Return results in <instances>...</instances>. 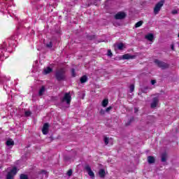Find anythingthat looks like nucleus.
Masks as SVG:
<instances>
[{
	"label": "nucleus",
	"mask_w": 179,
	"mask_h": 179,
	"mask_svg": "<svg viewBox=\"0 0 179 179\" xmlns=\"http://www.w3.org/2000/svg\"><path fill=\"white\" fill-rule=\"evenodd\" d=\"M113 109V106H109L106 109V113H108V111H110Z\"/></svg>",
	"instance_id": "7c9ffc66"
},
{
	"label": "nucleus",
	"mask_w": 179,
	"mask_h": 179,
	"mask_svg": "<svg viewBox=\"0 0 179 179\" xmlns=\"http://www.w3.org/2000/svg\"><path fill=\"white\" fill-rule=\"evenodd\" d=\"M129 89H130V92L132 93V92L135 90V85H134V84L131 85L129 87Z\"/></svg>",
	"instance_id": "5701e85b"
},
{
	"label": "nucleus",
	"mask_w": 179,
	"mask_h": 179,
	"mask_svg": "<svg viewBox=\"0 0 179 179\" xmlns=\"http://www.w3.org/2000/svg\"><path fill=\"white\" fill-rule=\"evenodd\" d=\"M108 106V99H103L102 101V106L107 107Z\"/></svg>",
	"instance_id": "aec40b11"
},
{
	"label": "nucleus",
	"mask_w": 179,
	"mask_h": 179,
	"mask_svg": "<svg viewBox=\"0 0 179 179\" xmlns=\"http://www.w3.org/2000/svg\"><path fill=\"white\" fill-rule=\"evenodd\" d=\"M178 13V11H177V10H172V14L173 15H177Z\"/></svg>",
	"instance_id": "473e14b6"
},
{
	"label": "nucleus",
	"mask_w": 179,
	"mask_h": 179,
	"mask_svg": "<svg viewBox=\"0 0 179 179\" xmlns=\"http://www.w3.org/2000/svg\"><path fill=\"white\" fill-rule=\"evenodd\" d=\"M6 144L7 146H13V145H15V141H13L12 139H9L6 141Z\"/></svg>",
	"instance_id": "f3484780"
},
{
	"label": "nucleus",
	"mask_w": 179,
	"mask_h": 179,
	"mask_svg": "<svg viewBox=\"0 0 179 179\" xmlns=\"http://www.w3.org/2000/svg\"><path fill=\"white\" fill-rule=\"evenodd\" d=\"M71 75L73 78H75V76H76V73H75V69H71Z\"/></svg>",
	"instance_id": "bb28decb"
},
{
	"label": "nucleus",
	"mask_w": 179,
	"mask_h": 179,
	"mask_svg": "<svg viewBox=\"0 0 179 179\" xmlns=\"http://www.w3.org/2000/svg\"><path fill=\"white\" fill-rule=\"evenodd\" d=\"M30 115H31V112L29 110L25 111V117H30Z\"/></svg>",
	"instance_id": "393cba45"
},
{
	"label": "nucleus",
	"mask_w": 179,
	"mask_h": 179,
	"mask_svg": "<svg viewBox=\"0 0 179 179\" xmlns=\"http://www.w3.org/2000/svg\"><path fill=\"white\" fill-rule=\"evenodd\" d=\"M98 174L101 178H104V177H106V170L100 169L98 172Z\"/></svg>",
	"instance_id": "9d476101"
},
{
	"label": "nucleus",
	"mask_w": 179,
	"mask_h": 179,
	"mask_svg": "<svg viewBox=\"0 0 179 179\" xmlns=\"http://www.w3.org/2000/svg\"><path fill=\"white\" fill-rule=\"evenodd\" d=\"M134 113H138V108H134Z\"/></svg>",
	"instance_id": "c9c22d12"
},
{
	"label": "nucleus",
	"mask_w": 179,
	"mask_h": 179,
	"mask_svg": "<svg viewBox=\"0 0 179 179\" xmlns=\"http://www.w3.org/2000/svg\"><path fill=\"white\" fill-rule=\"evenodd\" d=\"M140 90L142 92V93H146L148 92V90H149V87L148 86H145V87H142Z\"/></svg>",
	"instance_id": "a211bd4d"
},
{
	"label": "nucleus",
	"mask_w": 179,
	"mask_h": 179,
	"mask_svg": "<svg viewBox=\"0 0 179 179\" xmlns=\"http://www.w3.org/2000/svg\"><path fill=\"white\" fill-rule=\"evenodd\" d=\"M65 160H66V157H65Z\"/></svg>",
	"instance_id": "4c0bfd02"
},
{
	"label": "nucleus",
	"mask_w": 179,
	"mask_h": 179,
	"mask_svg": "<svg viewBox=\"0 0 179 179\" xmlns=\"http://www.w3.org/2000/svg\"><path fill=\"white\" fill-rule=\"evenodd\" d=\"M103 141H104L105 145H108V137H104Z\"/></svg>",
	"instance_id": "cd10ccee"
},
{
	"label": "nucleus",
	"mask_w": 179,
	"mask_h": 179,
	"mask_svg": "<svg viewBox=\"0 0 179 179\" xmlns=\"http://www.w3.org/2000/svg\"><path fill=\"white\" fill-rule=\"evenodd\" d=\"M159 104V97L156 96L152 98V103L150 104L151 108H156Z\"/></svg>",
	"instance_id": "6e6552de"
},
{
	"label": "nucleus",
	"mask_w": 179,
	"mask_h": 179,
	"mask_svg": "<svg viewBox=\"0 0 179 179\" xmlns=\"http://www.w3.org/2000/svg\"><path fill=\"white\" fill-rule=\"evenodd\" d=\"M48 128H50V124H48V123H45L42 129L43 135H47V134H48Z\"/></svg>",
	"instance_id": "1a4fd4ad"
},
{
	"label": "nucleus",
	"mask_w": 179,
	"mask_h": 179,
	"mask_svg": "<svg viewBox=\"0 0 179 179\" xmlns=\"http://www.w3.org/2000/svg\"><path fill=\"white\" fill-rule=\"evenodd\" d=\"M171 50H174V45H171Z\"/></svg>",
	"instance_id": "e433bc0d"
},
{
	"label": "nucleus",
	"mask_w": 179,
	"mask_h": 179,
	"mask_svg": "<svg viewBox=\"0 0 179 179\" xmlns=\"http://www.w3.org/2000/svg\"><path fill=\"white\" fill-rule=\"evenodd\" d=\"M143 24V21H139L135 24V27H141Z\"/></svg>",
	"instance_id": "412c9836"
},
{
	"label": "nucleus",
	"mask_w": 179,
	"mask_h": 179,
	"mask_svg": "<svg viewBox=\"0 0 179 179\" xmlns=\"http://www.w3.org/2000/svg\"><path fill=\"white\" fill-rule=\"evenodd\" d=\"M67 175L69 176V177H71V176H72V169H69L68 171Z\"/></svg>",
	"instance_id": "c85d7f7f"
},
{
	"label": "nucleus",
	"mask_w": 179,
	"mask_h": 179,
	"mask_svg": "<svg viewBox=\"0 0 179 179\" xmlns=\"http://www.w3.org/2000/svg\"><path fill=\"white\" fill-rule=\"evenodd\" d=\"M36 1H38V0H36Z\"/></svg>",
	"instance_id": "58836bf2"
},
{
	"label": "nucleus",
	"mask_w": 179,
	"mask_h": 179,
	"mask_svg": "<svg viewBox=\"0 0 179 179\" xmlns=\"http://www.w3.org/2000/svg\"><path fill=\"white\" fill-rule=\"evenodd\" d=\"M80 83H86L87 82V76H83L80 79Z\"/></svg>",
	"instance_id": "dca6fc26"
},
{
	"label": "nucleus",
	"mask_w": 179,
	"mask_h": 179,
	"mask_svg": "<svg viewBox=\"0 0 179 179\" xmlns=\"http://www.w3.org/2000/svg\"><path fill=\"white\" fill-rule=\"evenodd\" d=\"M41 174H45V175L47 174V172L45 171H41Z\"/></svg>",
	"instance_id": "f704fd0d"
},
{
	"label": "nucleus",
	"mask_w": 179,
	"mask_h": 179,
	"mask_svg": "<svg viewBox=\"0 0 179 179\" xmlns=\"http://www.w3.org/2000/svg\"><path fill=\"white\" fill-rule=\"evenodd\" d=\"M117 48L118 50H122V48H124V44L123 43L117 44Z\"/></svg>",
	"instance_id": "b1692460"
},
{
	"label": "nucleus",
	"mask_w": 179,
	"mask_h": 179,
	"mask_svg": "<svg viewBox=\"0 0 179 179\" xmlns=\"http://www.w3.org/2000/svg\"><path fill=\"white\" fill-rule=\"evenodd\" d=\"M85 170H86V171L87 172L90 177H91V178L94 179V173L93 172V171H92V168H90V166L85 165Z\"/></svg>",
	"instance_id": "0eeeda50"
},
{
	"label": "nucleus",
	"mask_w": 179,
	"mask_h": 179,
	"mask_svg": "<svg viewBox=\"0 0 179 179\" xmlns=\"http://www.w3.org/2000/svg\"><path fill=\"white\" fill-rule=\"evenodd\" d=\"M99 113L101 114V115H104V114H106V110L101 109Z\"/></svg>",
	"instance_id": "c756f323"
},
{
	"label": "nucleus",
	"mask_w": 179,
	"mask_h": 179,
	"mask_svg": "<svg viewBox=\"0 0 179 179\" xmlns=\"http://www.w3.org/2000/svg\"><path fill=\"white\" fill-rule=\"evenodd\" d=\"M132 58H134V56L129 54H125L122 55V59H132Z\"/></svg>",
	"instance_id": "4468645a"
},
{
	"label": "nucleus",
	"mask_w": 179,
	"mask_h": 179,
	"mask_svg": "<svg viewBox=\"0 0 179 179\" xmlns=\"http://www.w3.org/2000/svg\"><path fill=\"white\" fill-rule=\"evenodd\" d=\"M43 72L45 75H48V73H51V72H52V69H51V67H48L44 69Z\"/></svg>",
	"instance_id": "2eb2a0df"
},
{
	"label": "nucleus",
	"mask_w": 179,
	"mask_h": 179,
	"mask_svg": "<svg viewBox=\"0 0 179 179\" xmlns=\"http://www.w3.org/2000/svg\"><path fill=\"white\" fill-rule=\"evenodd\" d=\"M156 83V80H151V85H155Z\"/></svg>",
	"instance_id": "72a5a7b5"
},
{
	"label": "nucleus",
	"mask_w": 179,
	"mask_h": 179,
	"mask_svg": "<svg viewBox=\"0 0 179 179\" xmlns=\"http://www.w3.org/2000/svg\"><path fill=\"white\" fill-rule=\"evenodd\" d=\"M55 76L59 82L61 80H65L66 79V75L65 74V69H60L57 70L55 74Z\"/></svg>",
	"instance_id": "f257e3e1"
},
{
	"label": "nucleus",
	"mask_w": 179,
	"mask_h": 179,
	"mask_svg": "<svg viewBox=\"0 0 179 179\" xmlns=\"http://www.w3.org/2000/svg\"><path fill=\"white\" fill-rule=\"evenodd\" d=\"M155 64H156L157 65V66H159V68H161L162 69H167V68H169V64L165 63L159 59H155Z\"/></svg>",
	"instance_id": "20e7f679"
},
{
	"label": "nucleus",
	"mask_w": 179,
	"mask_h": 179,
	"mask_svg": "<svg viewBox=\"0 0 179 179\" xmlns=\"http://www.w3.org/2000/svg\"><path fill=\"white\" fill-rule=\"evenodd\" d=\"M125 17H127V13H125L124 11L118 12L115 15V19H116L117 20H121L122 19H125Z\"/></svg>",
	"instance_id": "423d86ee"
},
{
	"label": "nucleus",
	"mask_w": 179,
	"mask_h": 179,
	"mask_svg": "<svg viewBox=\"0 0 179 179\" xmlns=\"http://www.w3.org/2000/svg\"><path fill=\"white\" fill-rule=\"evenodd\" d=\"M17 173V169L13 167L7 174L6 179H13Z\"/></svg>",
	"instance_id": "39448f33"
},
{
	"label": "nucleus",
	"mask_w": 179,
	"mask_h": 179,
	"mask_svg": "<svg viewBox=\"0 0 179 179\" xmlns=\"http://www.w3.org/2000/svg\"><path fill=\"white\" fill-rule=\"evenodd\" d=\"M146 40H148V41H153V38H155V36L153 34H148L145 36Z\"/></svg>",
	"instance_id": "f8f14e48"
},
{
	"label": "nucleus",
	"mask_w": 179,
	"mask_h": 179,
	"mask_svg": "<svg viewBox=\"0 0 179 179\" xmlns=\"http://www.w3.org/2000/svg\"><path fill=\"white\" fill-rule=\"evenodd\" d=\"M164 5V0H161L159 2H158L154 8V15H159V13Z\"/></svg>",
	"instance_id": "7ed1b4c3"
},
{
	"label": "nucleus",
	"mask_w": 179,
	"mask_h": 179,
	"mask_svg": "<svg viewBox=\"0 0 179 179\" xmlns=\"http://www.w3.org/2000/svg\"><path fill=\"white\" fill-rule=\"evenodd\" d=\"M46 47L48 48H52V42L49 41L46 43Z\"/></svg>",
	"instance_id": "4be33fe9"
},
{
	"label": "nucleus",
	"mask_w": 179,
	"mask_h": 179,
	"mask_svg": "<svg viewBox=\"0 0 179 179\" xmlns=\"http://www.w3.org/2000/svg\"><path fill=\"white\" fill-rule=\"evenodd\" d=\"M132 121H134V117H131V118L129 120V122L126 124V125H130V124H131V122H132Z\"/></svg>",
	"instance_id": "2f4dec72"
},
{
	"label": "nucleus",
	"mask_w": 179,
	"mask_h": 179,
	"mask_svg": "<svg viewBox=\"0 0 179 179\" xmlns=\"http://www.w3.org/2000/svg\"><path fill=\"white\" fill-rule=\"evenodd\" d=\"M72 100V96H71V92H66L64 94V97L61 99V102L62 103H66L68 106L71 104V101Z\"/></svg>",
	"instance_id": "f03ea898"
},
{
	"label": "nucleus",
	"mask_w": 179,
	"mask_h": 179,
	"mask_svg": "<svg viewBox=\"0 0 179 179\" xmlns=\"http://www.w3.org/2000/svg\"><path fill=\"white\" fill-rule=\"evenodd\" d=\"M44 92H45V88L42 87L39 90L38 96H43V94H44Z\"/></svg>",
	"instance_id": "6ab92c4d"
},
{
	"label": "nucleus",
	"mask_w": 179,
	"mask_h": 179,
	"mask_svg": "<svg viewBox=\"0 0 179 179\" xmlns=\"http://www.w3.org/2000/svg\"><path fill=\"white\" fill-rule=\"evenodd\" d=\"M155 160L156 159H155V157H152V156L148 157V162L149 164H153V163H155Z\"/></svg>",
	"instance_id": "ddd939ff"
},
{
	"label": "nucleus",
	"mask_w": 179,
	"mask_h": 179,
	"mask_svg": "<svg viewBox=\"0 0 179 179\" xmlns=\"http://www.w3.org/2000/svg\"><path fill=\"white\" fill-rule=\"evenodd\" d=\"M161 162H162V163H166V162H167V153L164 152L162 156H161Z\"/></svg>",
	"instance_id": "9b49d317"
},
{
	"label": "nucleus",
	"mask_w": 179,
	"mask_h": 179,
	"mask_svg": "<svg viewBox=\"0 0 179 179\" xmlns=\"http://www.w3.org/2000/svg\"><path fill=\"white\" fill-rule=\"evenodd\" d=\"M107 55H108V57H110V58H111V57H113V52H111V50H108Z\"/></svg>",
	"instance_id": "a878e982"
}]
</instances>
